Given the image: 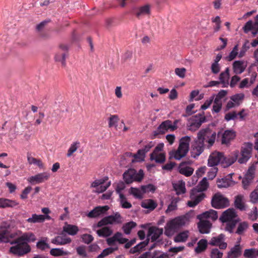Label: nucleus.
<instances>
[{"label": "nucleus", "mask_w": 258, "mask_h": 258, "mask_svg": "<svg viewBox=\"0 0 258 258\" xmlns=\"http://www.w3.org/2000/svg\"><path fill=\"white\" fill-rule=\"evenodd\" d=\"M238 155V151H234L226 156L222 152L215 151L209 156L208 165L213 167L221 164L224 168L227 167L236 161Z\"/></svg>", "instance_id": "obj_1"}, {"label": "nucleus", "mask_w": 258, "mask_h": 258, "mask_svg": "<svg viewBox=\"0 0 258 258\" xmlns=\"http://www.w3.org/2000/svg\"><path fill=\"white\" fill-rule=\"evenodd\" d=\"M186 220L185 216H183L177 217L169 221L165 226L164 234L168 237H171L185 224Z\"/></svg>", "instance_id": "obj_2"}, {"label": "nucleus", "mask_w": 258, "mask_h": 258, "mask_svg": "<svg viewBox=\"0 0 258 258\" xmlns=\"http://www.w3.org/2000/svg\"><path fill=\"white\" fill-rule=\"evenodd\" d=\"M10 244L13 245L10 248L9 252L15 255L22 256L31 251L30 246L26 242L19 241L18 238L12 240Z\"/></svg>", "instance_id": "obj_3"}, {"label": "nucleus", "mask_w": 258, "mask_h": 258, "mask_svg": "<svg viewBox=\"0 0 258 258\" xmlns=\"http://www.w3.org/2000/svg\"><path fill=\"white\" fill-rule=\"evenodd\" d=\"M190 140V137L188 136L182 137L179 141L178 149L171 152L170 156L178 160L185 157L189 150Z\"/></svg>", "instance_id": "obj_4"}, {"label": "nucleus", "mask_w": 258, "mask_h": 258, "mask_svg": "<svg viewBox=\"0 0 258 258\" xmlns=\"http://www.w3.org/2000/svg\"><path fill=\"white\" fill-rule=\"evenodd\" d=\"M216 138V133L213 132L209 128L201 130L198 134V139L199 141L208 143V146L211 147L215 143Z\"/></svg>", "instance_id": "obj_5"}, {"label": "nucleus", "mask_w": 258, "mask_h": 258, "mask_svg": "<svg viewBox=\"0 0 258 258\" xmlns=\"http://www.w3.org/2000/svg\"><path fill=\"white\" fill-rule=\"evenodd\" d=\"M110 184L111 181L109 180L108 177L104 176L93 181L91 185V187L93 189V191L101 194L105 191Z\"/></svg>", "instance_id": "obj_6"}, {"label": "nucleus", "mask_w": 258, "mask_h": 258, "mask_svg": "<svg viewBox=\"0 0 258 258\" xmlns=\"http://www.w3.org/2000/svg\"><path fill=\"white\" fill-rule=\"evenodd\" d=\"M143 170L140 169L138 172L134 169H129L123 174V177L126 183H130L133 181H140L144 177Z\"/></svg>", "instance_id": "obj_7"}, {"label": "nucleus", "mask_w": 258, "mask_h": 258, "mask_svg": "<svg viewBox=\"0 0 258 258\" xmlns=\"http://www.w3.org/2000/svg\"><path fill=\"white\" fill-rule=\"evenodd\" d=\"M253 145L251 143H245L241 147L240 154L237 157L238 162L240 164L246 163L251 157Z\"/></svg>", "instance_id": "obj_8"}, {"label": "nucleus", "mask_w": 258, "mask_h": 258, "mask_svg": "<svg viewBox=\"0 0 258 258\" xmlns=\"http://www.w3.org/2000/svg\"><path fill=\"white\" fill-rule=\"evenodd\" d=\"M211 205L215 209L224 208L229 206V201L223 195H214L211 200Z\"/></svg>", "instance_id": "obj_9"}, {"label": "nucleus", "mask_w": 258, "mask_h": 258, "mask_svg": "<svg viewBox=\"0 0 258 258\" xmlns=\"http://www.w3.org/2000/svg\"><path fill=\"white\" fill-rule=\"evenodd\" d=\"M205 121V116L201 114H197L189 119L187 125L188 129L191 131H195L198 130Z\"/></svg>", "instance_id": "obj_10"}, {"label": "nucleus", "mask_w": 258, "mask_h": 258, "mask_svg": "<svg viewBox=\"0 0 258 258\" xmlns=\"http://www.w3.org/2000/svg\"><path fill=\"white\" fill-rule=\"evenodd\" d=\"M175 127L172 126V121L166 120L161 122L156 130L153 132V136L156 137L158 135H163L168 131L172 132L175 131Z\"/></svg>", "instance_id": "obj_11"}, {"label": "nucleus", "mask_w": 258, "mask_h": 258, "mask_svg": "<svg viewBox=\"0 0 258 258\" xmlns=\"http://www.w3.org/2000/svg\"><path fill=\"white\" fill-rule=\"evenodd\" d=\"M255 168L250 166L246 171L242 180V185L244 189H247L252 182L254 177Z\"/></svg>", "instance_id": "obj_12"}, {"label": "nucleus", "mask_w": 258, "mask_h": 258, "mask_svg": "<svg viewBox=\"0 0 258 258\" xmlns=\"http://www.w3.org/2000/svg\"><path fill=\"white\" fill-rule=\"evenodd\" d=\"M238 215L234 208H229L223 212L219 218V220L223 223L234 221L237 219Z\"/></svg>", "instance_id": "obj_13"}, {"label": "nucleus", "mask_w": 258, "mask_h": 258, "mask_svg": "<svg viewBox=\"0 0 258 258\" xmlns=\"http://www.w3.org/2000/svg\"><path fill=\"white\" fill-rule=\"evenodd\" d=\"M233 173H230L225 177L217 179V185L218 188H227L235 184V182L232 180V177Z\"/></svg>", "instance_id": "obj_14"}, {"label": "nucleus", "mask_w": 258, "mask_h": 258, "mask_svg": "<svg viewBox=\"0 0 258 258\" xmlns=\"http://www.w3.org/2000/svg\"><path fill=\"white\" fill-rule=\"evenodd\" d=\"M163 233V229L156 226L148 228L147 237H150L151 242L157 241Z\"/></svg>", "instance_id": "obj_15"}, {"label": "nucleus", "mask_w": 258, "mask_h": 258, "mask_svg": "<svg viewBox=\"0 0 258 258\" xmlns=\"http://www.w3.org/2000/svg\"><path fill=\"white\" fill-rule=\"evenodd\" d=\"M49 176V174L47 172L40 173L30 177L28 181L32 184H38L48 180Z\"/></svg>", "instance_id": "obj_16"}, {"label": "nucleus", "mask_w": 258, "mask_h": 258, "mask_svg": "<svg viewBox=\"0 0 258 258\" xmlns=\"http://www.w3.org/2000/svg\"><path fill=\"white\" fill-rule=\"evenodd\" d=\"M204 150V144L198 139L192 146L191 156L194 158L198 157Z\"/></svg>", "instance_id": "obj_17"}, {"label": "nucleus", "mask_w": 258, "mask_h": 258, "mask_svg": "<svg viewBox=\"0 0 258 258\" xmlns=\"http://www.w3.org/2000/svg\"><path fill=\"white\" fill-rule=\"evenodd\" d=\"M109 207L108 206H98L91 211L88 214L87 216L89 218H96L104 214L108 211Z\"/></svg>", "instance_id": "obj_18"}, {"label": "nucleus", "mask_w": 258, "mask_h": 258, "mask_svg": "<svg viewBox=\"0 0 258 258\" xmlns=\"http://www.w3.org/2000/svg\"><path fill=\"white\" fill-rule=\"evenodd\" d=\"M236 137V132L233 130H225L222 134L221 144H228Z\"/></svg>", "instance_id": "obj_19"}, {"label": "nucleus", "mask_w": 258, "mask_h": 258, "mask_svg": "<svg viewBox=\"0 0 258 258\" xmlns=\"http://www.w3.org/2000/svg\"><path fill=\"white\" fill-rule=\"evenodd\" d=\"M247 65V62L243 60H236L234 61L232 64L234 73L235 74H241L244 71Z\"/></svg>", "instance_id": "obj_20"}, {"label": "nucleus", "mask_w": 258, "mask_h": 258, "mask_svg": "<svg viewBox=\"0 0 258 258\" xmlns=\"http://www.w3.org/2000/svg\"><path fill=\"white\" fill-rule=\"evenodd\" d=\"M212 223L207 220L200 221L198 223V228L200 233L202 234H208L210 232Z\"/></svg>", "instance_id": "obj_21"}, {"label": "nucleus", "mask_w": 258, "mask_h": 258, "mask_svg": "<svg viewBox=\"0 0 258 258\" xmlns=\"http://www.w3.org/2000/svg\"><path fill=\"white\" fill-rule=\"evenodd\" d=\"M205 197L206 195H190V200L187 202V205L189 207H195Z\"/></svg>", "instance_id": "obj_22"}, {"label": "nucleus", "mask_w": 258, "mask_h": 258, "mask_svg": "<svg viewBox=\"0 0 258 258\" xmlns=\"http://www.w3.org/2000/svg\"><path fill=\"white\" fill-rule=\"evenodd\" d=\"M234 207L241 211H245L246 206L243 196L241 195H237L234 198Z\"/></svg>", "instance_id": "obj_23"}, {"label": "nucleus", "mask_w": 258, "mask_h": 258, "mask_svg": "<svg viewBox=\"0 0 258 258\" xmlns=\"http://www.w3.org/2000/svg\"><path fill=\"white\" fill-rule=\"evenodd\" d=\"M187 162H182L178 166L179 172L186 176H190L194 172V169L190 167L186 166Z\"/></svg>", "instance_id": "obj_24"}, {"label": "nucleus", "mask_w": 258, "mask_h": 258, "mask_svg": "<svg viewBox=\"0 0 258 258\" xmlns=\"http://www.w3.org/2000/svg\"><path fill=\"white\" fill-rule=\"evenodd\" d=\"M18 238L19 241H21L28 244L29 242H34L36 239L35 235L32 232L24 233Z\"/></svg>", "instance_id": "obj_25"}, {"label": "nucleus", "mask_w": 258, "mask_h": 258, "mask_svg": "<svg viewBox=\"0 0 258 258\" xmlns=\"http://www.w3.org/2000/svg\"><path fill=\"white\" fill-rule=\"evenodd\" d=\"M72 240L71 238L66 236H57L51 240V242L56 245H64L71 243Z\"/></svg>", "instance_id": "obj_26"}, {"label": "nucleus", "mask_w": 258, "mask_h": 258, "mask_svg": "<svg viewBox=\"0 0 258 258\" xmlns=\"http://www.w3.org/2000/svg\"><path fill=\"white\" fill-rule=\"evenodd\" d=\"M141 206L142 208L147 209L149 211H152L156 208L157 204L152 199H147L141 202Z\"/></svg>", "instance_id": "obj_27"}, {"label": "nucleus", "mask_w": 258, "mask_h": 258, "mask_svg": "<svg viewBox=\"0 0 258 258\" xmlns=\"http://www.w3.org/2000/svg\"><path fill=\"white\" fill-rule=\"evenodd\" d=\"M150 14V6L149 5H146L140 7L136 13V15L138 18L146 15H149Z\"/></svg>", "instance_id": "obj_28"}, {"label": "nucleus", "mask_w": 258, "mask_h": 258, "mask_svg": "<svg viewBox=\"0 0 258 258\" xmlns=\"http://www.w3.org/2000/svg\"><path fill=\"white\" fill-rule=\"evenodd\" d=\"M173 187L176 194H185V182L182 180H179L175 183H173Z\"/></svg>", "instance_id": "obj_29"}, {"label": "nucleus", "mask_w": 258, "mask_h": 258, "mask_svg": "<svg viewBox=\"0 0 258 258\" xmlns=\"http://www.w3.org/2000/svg\"><path fill=\"white\" fill-rule=\"evenodd\" d=\"M18 204L15 201L0 198V208L14 207Z\"/></svg>", "instance_id": "obj_30"}, {"label": "nucleus", "mask_w": 258, "mask_h": 258, "mask_svg": "<svg viewBox=\"0 0 258 258\" xmlns=\"http://www.w3.org/2000/svg\"><path fill=\"white\" fill-rule=\"evenodd\" d=\"M128 241V239L124 237L123 234L119 232H117L114 234V242L118 244L125 245Z\"/></svg>", "instance_id": "obj_31"}, {"label": "nucleus", "mask_w": 258, "mask_h": 258, "mask_svg": "<svg viewBox=\"0 0 258 258\" xmlns=\"http://www.w3.org/2000/svg\"><path fill=\"white\" fill-rule=\"evenodd\" d=\"M63 231L67 232L69 235H75L79 231L77 226L71 224H67L63 227Z\"/></svg>", "instance_id": "obj_32"}, {"label": "nucleus", "mask_w": 258, "mask_h": 258, "mask_svg": "<svg viewBox=\"0 0 258 258\" xmlns=\"http://www.w3.org/2000/svg\"><path fill=\"white\" fill-rule=\"evenodd\" d=\"M188 231L186 230L179 232L174 238V241L175 242H184L188 237Z\"/></svg>", "instance_id": "obj_33"}, {"label": "nucleus", "mask_w": 258, "mask_h": 258, "mask_svg": "<svg viewBox=\"0 0 258 258\" xmlns=\"http://www.w3.org/2000/svg\"><path fill=\"white\" fill-rule=\"evenodd\" d=\"M210 212L214 213V216L215 217H213L214 219H217L218 218L217 212L216 211H215V210H212V209H210L209 211H206L205 212H203V213L198 215L197 216V219L200 220V221H204L203 219H209V217H210L209 214L210 213Z\"/></svg>", "instance_id": "obj_34"}, {"label": "nucleus", "mask_w": 258, "mask_h": 258, "mask_svg": "<svg viewBox=\"0 0 258 258\" xmlns=\"http://www.w3.org/2000/svg\"><path fill=\"white\" fill-rule=\"evenodd\" d=\"M136 226L137 223L132 221L123 224L122 228L124 233L126 235H128L131 233L132 230Z\"/></svg>", "instance_id": "obj_35"}, {"label": "nucleus", "mask_w": 258, "mask_h": 258, "mask_svg": "<svg viewBox=\"0 0 258 258\" xmlns=\"http://www.w3.org/2000/svg\"><path fill=\"white\" fill-rule=\"evenodd\" d=\"M209 187V183L206 177H204L198 184L196 187V190L198 192H203L206 191Z\"/></svg>", "instance_id": "obj_36"}, {"label": "nucleus", "mask_w": 258, "mask_h": 258, "mask_svg": "<svg viewBox=\"0 0 258 258\" xmlns=\"http://www.w3.org/2000/svg\"><path fill=\"white\" fill-rule=\"evenodd\" d=\"M119 203L120 205L122 208L124 209H130L132 207V204L130 202H129L125 196V195H119Z\"/></svg>", "instance_id": "obj_37"}, {"label": "nucleus", "mask_w": 258, "mask_h": 258, "mask_svg": "<svg viewBox=\"0 0 258 258\" xmlns=\"http://www.w3.org/2000/svg\"><path fill=\"white\" fill-rule=\"evenodd\" d=\"M44 220L45 217L44 215L33 214L32 217L28 218L27 221L29 223H35L43 222Z\"/></svg>", "instance_id": "obj_38"}, {"label": "nucleus", "mask_w": 258, "mask_h": 258, "mask_svg": "<svg viewBox=\"0 0 258 258\" xmlns=\"http://www.w3.org/2000/svg\"><path fill=\"white\" fill-rule=\"evenodd\" d=\"M51 255L55 256H59L68 255L70 252L68 251H63L62 248H52L50 251Z\"/></svg>", "instance_id": "obj_39"}, {"label": "nucleus", "mask_w": 258, "mask_h": 258, "mask_svg": "<svg viewBox=\"0 0 258 258\" xmlns=\"http://www.w3.org/2000/svg\"><path fill=\"white\" fill-rule=\"evenodd\" d=\"M224 237V234H220L218 236L212 237L209 243L212 246H217L222 241Z\"/></svg>", "instance_id": "obj_40"}, {"label": "nucleus", "mask_w": 258, "mask_h": 258, "mask_svg": "<svg viewBox=\"0 0 258 258\" xmlns=\"http://www.w3.org/2000/svg\"><path fill=\"white\" fill-rule=\"evenodd\" d=\"M150 159L155 160L156 163H162L165 160V156L164 153H159L154 155L152 157V154L150 155Z\"/></svg>", "instance_id": "obj_41"}, {"label": "nucleus", "mask_w": 258, "mask_h": 258, "mask_svg": "<svg viewBox=\"0 0 258 258\" xmlns=\"http://www.w3.org/2000/svg\"><path fill=\"white\" fill-rule=\"evenodd\" d=\"M240 221V219L239 218H237V219H236L234 221H230V222H227L226 226L225 228V230L226 231H228L230 233H232L233 232V229L236 225L237 223Z\"/></svg>", "instance_id": "obj_42"}, {"label": "nucleus", "mask_w": 258, "mask_h": 258, "mask_svg": "<svg viewBox=\"0 0 258 258\" xmlns=\"http://www.w3.org/2000/svg\"><path fill=\"white\" fill-rule=\"evenodd\" d=\"M112 233L111 230L108 227H104L101 229L98 230L97 233L99 236L107 237Z\"/></svg>", "instance_id": "obj_43"}, {"label": "nucleus", "mask_w": 258, "mask_h": 258, "mask_svg": "<svg viewBox=\"0 0 258 258\" xmlns=\"http://www.w3.org/2000/svg\"><path fill=\"white\" fill-rule=\"evenodd\" d=\"M66 52H57L55 56V60L56 61H60L62 66H66Z\"/></svg>", "instance_id": "obj_44"}, {"label": "nucleus", "mask_w": 258, "mask_h": 258, "mask_svg": "<svg viewBox=\"0 0 258 258\" xmlns=\"http://www.w3.org/2000/svg\"><path fill=\"white\" fill-rule=\"evenodd\" d=\"M9 237H13L7 230L0 231V242H7Z\"/></svg>", "instance_id": "obj_45"}, {"label": "nucleus", "mask_w": 258, "mask_h": 258, "mask_svg": "<svg viewBox=\"0 0 258 258\" xmlns=\"http://www.w3.org/2000/svg\"><path fill=\"white\" fill-rule=\"evenodd\" d=\"M113 223V215L105 217L100 220L97 224L98 227H102L108 224H112Z\"/></svg>", "instance_id": "obj_46"}, {"label": "nucleus", "mask_w": 258, "mask_h": 258, "mask_svg": "<svg viewBox=\"0 0 258 258\" xmlns=\"http://www.w3.org/2000/svg\"><path fill=\"white\" fill-rule=\"evenodd\" d=\"M243 255L246 258H255L256 249L253 248L246 249L244 251Z\"/></svg>", "instance_id": "obj_47"}, {"label": "nucleus", "mask_w": 258, "mask_h": 258, "mask_svg": "<svg viewBox=\"0 0 258 258\" xmlns=\"http://www.w3.org/2000/svg\"><path fill=\"white\" fill-rule=\"evenodd\" d=\"M248 227V223L246 222H242L240 223L237 227L236 233L241 235L244 231L247 229Z\"/></svg>", "instance_id": "obj_48"}, {"label": "nucleus", "mask_w": 258, "mask_h": 258, "mask_svg": "<svg viewBox=\"0 0 258 258\" xmlns=\"http://www.w3.org/2000/svg\"><path fill=\"white\" fill-rule=\"evenodd\" d=\"M80 142H74L72 144H71L70 148L68 151L67 156L71 157L72 154L75 152L77 149L80 147Z\"/></svg>", "instance_id": "obj_49"}, {"label": "nucleus", "mask_w": 258, "mask_h": 258, "mask_svg": "<svg viewBox=\"0 0 258 258\" xmlns=\"http://www.w3.org/2000/svg\"><path fill=\"white\" fill-rule=\"evenodd\" d=\"M50 22V20H46L42 21L36 26V30L38 33L44 31L47 25Z\"/></svg>", "instance_id": "obj_50"}, {"label": "nucleus", "mask_w": 258, "mask_h": 258, "mask_svg": "<svg viewBox=\"0 0 258 258\" xmlns=\"http://www.w3.org/2000/svg\"><path fill=\"white\" fill-rule=\"evenodd\" d=\"M27 160L29 164H36L40 168L43 167V163L41 160H38L34 157L30 156V155L27 156Z\"/></svg>", "instance_id": "obj_51"}, {"label": "nucleus", "mask_w": 258, "mask_h": 258, "mask_svg": "<svg viewBox=\"0 0 258 258\" xmlns=\"http://www.w3.org/2000/svg\"><path fill=\"white\" fill-rule=\"evenodd\" d=\"M229 69L227 68L224 72H222L219 76L220 82H223V81H227L229 78Z\"/></svg>", "instance_id": "obj_52"}, {"label": "nucleus", "mask_w": 258, "mask_h": 258, "mask_svg": "<svg viewBox=\"0 0 258 258\" xmlns=\"http://www.w3.org/2000/svg\"><path fill=\"white\" fill-rule=\"evenodd\" d=\"M76 251L78 255L82 256L83 258L88 256L86 247L84 245L78 246L76 248Z\"/></svg>", "instance_id": "obj_53"}, {"label": "nucleus", "mask_w": 258, "mask_h": 258, "mask_svg": "<svg viewBox=\"0 0 258 258\" xmlns=\"http://www.w3.org/2000/svg\"><path fill=\"white\" fill-rule=\"evenodd\" d=\"M151 258H169L166 253H162L160 251L155 250L151 255Z\"/></svg>", "instance_id": "obj_54"}, {"label": "nucleus", "mask_w": 258, "mask_h": 258, "mask_svg": "<svg viewBox=\"0 0 258 258\" xmlns=\"http://www.w3.org/2000/svg\"><path fill=\"white\" fill-rule=\"evenodd\" d=\"M133 56V51L130 50H126L121 56V61L123 62L131 59Z\"/></svg>", "instance_id": "obj_55"}, {"label": "nucleus", "mask_w": 258, "mask_h": 258, "mask_svg": "<svg viewBox=\"0 0 258 258\" xmlns=\"http://www.w3.org/2000/svg\"><path fill=\"white\" fill-rule=\"evenodd\" d=\"M254 28V24L252 21L249 20L247 22L243 27V30L245 33H248L250 30Z\"/></svg>", "instance_id": "obj_56"}, {"label": "nucleus", "mask_w": 258, "mask_h": 258, "mask_svg": "<svg viewBox=\"0 0 258 258\" xmlns=\"http://www.w3.org/2000/svg\"><path fill=\"white\" fill-rule=\"evenodd\" d=\"M222 108V101H219L218 99H214L213 106V111L215 112H219Z\"/></svg>", "instance_id": "obj_57"}, {"label": "nucleus", "mask_w": 258, "mask_h": 258, "mask_svg": "<svg viewBox=\"0 0 258 258\" xmlns=\"http://www.w3.org/2000/svg\"><path fill=\"white\" fill-rule=\"evenodd\" d=\"M249 48V41L248 40H246L245 43L243 44L239 54V57H243L246 52V51Z\"/></svg>", "instance_id": "obj_58"}, {"label": "nucleus", "mask_w": 258, "mask_h": 258, "mask_svg": "<svg viewBox=\"0 0 258 258\" xmlns=\"http://www.w3.org/2000/svg\"><path fill=\"white\" fill-rule=\"evenodd\" d=\"M142 190L143 192H154L155 190L156 187L152 184H149L146 185L142 186L141 187Z\"/></svg>", "instance_id": "obj_59"}, {"label": "nucleus", "mask_w": 258, "mask_h": 258, "mask_svg": "<svg viewBox=\"0 0 258 258\" xmlns=\"http://www.w3.org/2000/svg\"><path fill=\"white\" fill-rule=\"evenodd\" d=\"M241 253V249L240 247V245L239 244L235 245L233 247H232L230 251L228 252V255L230 256L232 254L234 255H238Z\"/></svg>", "instance_id": "obj_60"}, {"label": "nucleus", "mask_w": 258, "mask_h": 258, "mask_svg": "<svg viewBox=\"0 0 258 258\" xmlns=\"http://www.w3.org/2000/svg\"><path fill=\"white\" fill-rule=\"evenodd\" d=\"M124 126V123L122 120H120L117 115H114V127L116 130L121 128Z\"/></svg>", "instance_id": "obj_61"}, {"label": "nucleus", "mask_w": 258, "mask_h": 258, "mask_svg": "<svg viewBox=\"0 0 258 258\" xmlns=\"http://www.w3.org/2000/svg\"><path fill=\"white\" fill-rule=\"evenodd\" d=\"M244 97V95L242 94H237L232 96L230 97V99L233 101L236 104L238 105L239 104V101L242 100Z\"/></svg>", "instance_id": "obj_62"}, {"label": "nucleus", "mask_w": 258, "mask_h": 258, "mask_svg": "<svg viewBox=\"0 0 258 258\" xmlns=\"http://www.w3.org/2000/svg\"><path fill=\"white\" fill-rule=\"evenodd\" d=\"M36 246L38 249L44 250L46 248H49V244L45 242L43 240L39 241L37 242Z\"/></svg>", "instance_id": "obj_63"}, {"label": "nucleus", "mask_w": 258, "mask_h": 258, "mask_svg": "<svg viewBox=\"0 0 258 258\" xmlns=\"http://www.w3.org/2000/svg\"><path fill=\"white\" fill-rule=\"evenodd\" d=\"M113 252V247H110L103 250V251L97 256V258H104L109 254Z\"/></svg>", "instance_id": "obj_64"}]
</instances>
